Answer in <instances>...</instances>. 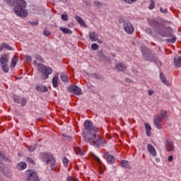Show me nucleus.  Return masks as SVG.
<instances>
[{
	"label": "nucleus",
	"mask_w": 181,
	"mask_h": 181,
	"mask_svg": "<svg viewBox=\"0 0 181 181\" xmlns=\"http://www.w3.org/2000/svg\"><path fill=\"white\" fill-rule=\"evenodd\" d=\"M85 131L83 132V139L85 142L86 141H91V137L95 136L97 132H98V129L93 125V123L90 120H86L84 122Z\"/></svg>",
	"instance_id": "f257e3e1"
},
{
	"label": "nucleus",
	"mask_w": 181,
	"mask_h": 181,
	"mask_svg": "<svg viewBox=\"0 0 181 181\" xmlns=\"http://www.w3.org/2000/svg\"><path fill=\"white\" fill-rule=\"evenodd\" d=\"M14 2V12L17 16L21 18H26L28 16V11H26V1L25 0H10Z\"/></svg>",
	"instance_id": "f03ea898"
},
{
	"label": "nucleus",
	"mask_w": 181,
	"mask_h": 181,
	"mask_svg": "<svg viewBox=\"0 0 181 181\" xmlns=\"http://www.w3.org/2000/svg\"><path fill=\"white\" fill-rule=\"evenodd\" d=\"M33 64L34 66H37L38 67V71L41 73V78L42 80H47V78H49V76L53 73V69L50 68V66L38 64L37 61H34Z\"/></svg>",
	"instance_id": "7ed1b4c3"
},
{
	"label": "nucleus",
	"mask_w": 181,
	"mask_h": 181,
	"mask_svg": "<svg viewBox=\"0 0 181 181\" xmlns=\"http://www.w3.org/2000/svg\"><path fill=\"white\" fill-rule=\"evenodd\" d=\"M91 141H86L87 144H90V145H94L95 146H104L105 145L106 141L103 138H100L98 135H97V133L95 134V136H93L90 138Z\"/></svg>",
	"instance_id": "20e7f679"
},
{
	"label": "nucleus",
	"mask_w": 181,
	"mask_h": 181,
	"mask_svg": "<svg viewBox=\"0 0 181 181\" xmlns=\"http://www.w3.org/2000/svg\"><path fill=\"white\" fill-rule=\"evenodd\" d=\"M25 181H40L39 180V175L35 170H27L25 172Z\"/></svg>",
	"instance_id": "39448f33"
},
{
	"label": "nucleus",
	"mask_w": 181,
	"mask_h": 181,
	"mask_svg": "<svg viewBox=\"0 0 181 181\" xmlns=\"http://www.w3.org/2000/svg\"><path fill=\"white\" fill-rule=\"evenodd\" d=\"M41 158L44 162H46L47 165H49L53 170V167L56 166V160L53 157V155L47 153H43L41 155Z\"/></svg>",
	"instance_id": "423d86ee"
},
{
	"label": "nucleus",
	"mask_w": 181,
	"mask_h": 181,
	"mask_svg": "<svg viewBox=\"0 0 181 181\" xmlns=\"http://www.w3.org/2000/svg\"><path fill=\"white\" fill-rule=\"evenodd\" d=\"M123 26L126 33H128V35L134 33V25L131 23L124 22Z\"/></svg>",
	"instance_id": "0eeeda50"
},
{
	"label": "nucleus",
	"mask_w": 181,
	"mask_h": 181,
	"mask_svg": "<svg viewBox=\"0 0 181 181\" xmlns=\"http://www.w3.org/2000/svg\"><path fill=\"white\" fill-rule=\"evenodd\" d=\"M69 91L70 93H74V94H76V95H81V88H80L78 86L76 85H72L68 88Z\"/></svg>",
	"instance_id": "6e6552de"
},
{
	"label": "nucleus",
	"mask_w": 181,
	"mask_h": 181,
	"mask_svg": "<svg viewBox=\"0 0 181 181\" xmlns=\"http://www.w3.org/2000/svg\"><path fill=\"white\" fill-rule=\"evenodd\" d=\"M162 118H160V116H156L154 119L153 124L155 127L158 128V129H162Z\"/></svg>",
	"instance_id": "1a4fd4ad"
},
{
	"label": "nucleus",
	"mask_w": 181,
	"mask_h": 181,
	"mask_svg": "<svg viewBox=\"0 0 181 181\" xmlns=\"http://www.w3.org/2000/svg\"><path fill=\"white\" fill-rule=\"evenodd\" d=\"M165 149L168 152H173L175 151V146H173L172 141L167 140L165 141Z\"/></svg>",
	"instance_id": "9d476101"
},
{
	"label": "nucleus",
	"mask_w": 181,
	"mask_h": 181,
	"mask_svg": "<svg viewBox=\"0 0 181 181\" xmlns=\"http://www.w3.org/2000/svg\"><path fill=\"white\" fill-rule=\"evenodd\" d=\"M147 150L151 156H153V158H156V149H155V147L152 144H147Z\"/></svg>",
	"instance_id": "9b49d317"
},
{
	"label": "nucleus",
	"mask_w": 181,
	"mask_h": 181,
	"mask_svg": "<svg viewBox=\"0 0 181 181\" xmlns=\"http://www.w3.org/2000/svg\"><path fill=\"white\" fill-rule=\"evenodd\" d=\"M8 62H9V54H3L0 58L1 64H8Z\"/></svg>",
	"instance_id": "f8f14e48"
},
{
	"label": "nucleus",
	"mask_w": 181,
	"mask_h": 181,
	"mask_svg": "<svg viewBox=\"0 0 181 181\" xmlns=\"http://www.w3.org/2000/svg\"><path fill=\"white\" fill-rule=\"evenodd\" d=\"M15 103H18V104H21L22 107H25L26 105V98H15Z\"/></svg>",
	"instance_id": "ddd939ff"
},
{
	"label": "nucleus",
	"mask_w": 181,
	"mask_h": 181,
	"mask_svg": "<svg viewBox=\"0 0 181 181\" xmlns=\"http://www.w3.org/2000/svg\"><path fill=\"white\" fill-rule=\"evenodd\" d=\"M4 49L11 51V50H13V48H12V47L8 45L6 42H3L0 45V52H2V50Z\"/></svg>",
	"instance_id": "4468645a"
},
{
	"label": "nucleus",
	"mask_w": 181,
	"mask_h": 181,
	"mask_svg": "<svg viewBox=\"0 0 181 181\" xmlns=\"http://www.w3.org/2000/svg\"><path fill=\"white\" fill-rule=\"evenodd\" d=\"M106 160L107 163H110V165H112L114 162H115V158H114V156L112 155H110L108 153H105Z\"/></svg>",
	"instance_id": "2eb2a0df"
},
{
	"label": "nucleus",
	"mask_w": 181,
	"mask_h": 181,
	"mask_svg": "<svg viewBox=\"0 0 181 181\" xmlns=\"http://www.w3.org/2000/svg\"><path fill=\"white\" fill-rule=\"evenodd\" d=\"M89 39L92 42H97L98 40V35L95 33V32H90L89 33Z\"/></svg>",
	"instance_id": "dca6fc26"
},
{
	"label": "nucleus",
	"mask_w": 181,
	"mask_h": 181,
	"mask_svg": "<svg viewBox=\"0 0 181 181\" xmlns=\"http://www.w3.org/2000/svg\"><path fill=\"white\" fill-rule=\"evenodd\" d=\"M16 168L18 170H25L28 168V165L25 162H20L17 164Z\"/></svg>",
	"instance_id": "f3484780"
},
{
	"label": "nucleus",
	"mask_w": 181,
	"mask_h": 181,
	"mask_svg": "<svg viewBox=\"0 0 181 181\" xmlns=\"http://www.w3.org/2000/svg\"><path fill=\"white\" fill-rule=\"evenodd\" d=\"M116 69H117L119 71H125V70H127V66L122 63H117L116 64Z\"/></svg>",
	"instance_id": "a211bd4d"
},
{
	"label": "nucleus",
	"mask_w": 181,
	"mask_h": 181,
	"mask_svg": "<svg viewBox=\"0 0 181 181\" xmlns=\"http://www.w3.org/2000/svg\"><path fill=\"white\" fill-rule=\"evenodd\" d=\"M52 86L54 88L59 87V76H55L52 78Z\"/></svg>",
	"instance_id": "6ab92c4d"
},
{
	"label": "nucleus",
	"mask_w": 181,
	"mask_h": 181,
	"mask_svg": "<svg viewBox=\"0 0 181 181\" xmlns=\"http://www.w3.org/2000/svg\"><path fill=\"white\" fill-rule=\"evenodd\" d=\"M148 22L151 26H157L158 28H160V24L153 19H148Z\"/></svg>",
	"instance_id": "aec40b11"
},
{
	"label": "nucleus",
	"mask_w": 181,
	"mask_h": 181,
	"mask_svg": "<svg viewBox=\"0 0 181 181\" xmlns=\"http://www.w3.org/2000/svg\"><path fill=\"white\" fill-rule=\"evenodd\" d=\"M160 78L163 84H165V86H170V82L166 80V78H165V75L163 74H160Z\"/></svg>",
	"instance_id": "412c9836"
},
{
	"label": "nucleus",
	"mask_w": 181,
	"mask_h": 181,
	"mask_svg": "<svg viewBox=\"0 0 181 181\" xmlns=\"http://www.w3.org/2000/svg\"><path fill=\"white\" fill-rule=\"evenodd\" d=\"M59 29L62 30V32L64 35H72V34H73V31L69 29V28L60 27Z\"/></svg>",
	"instance_id": "4be33fe9"
},
{
	"label": "nucleus",
	"mask_w": 181,
	"mask_h": 181,
	"mask_svg": "<svg viewBox=\"0 0 181 181\" xmlns=\"http://www.w3.org/2000/svg\"><path fill=\"white\" fill-rule=\"evenodd\" d=\"M36 90H37V91H40V93H46L47 92L48 89L46 86L39 85L36 86Z\"/></svg>",
	"instance_id": "5701e85b"
},
{
	"label": "nucleus",
	"mask_w": 181,
	"mask_h": 181,
	"mask_svg": "<svg viewBox=\"0 0 181 181\" xmlns=\"http://www.w3.org/2000/svg\"><path fill=\"white\" fill-rule=\"evenodd\" d=\"M144 127H145V129L146 131L147 136H151V130L152 129V128L151 127V125H149V124H148V123H145Z\"/></svg>",
	"instance_id": "b1692460"
},
{
	"label": "nucleus",
	"mask_w": 181,
	"mask_h": 181,
	"mask_svg": "<svg viewBox=\"0 0 181 181\" xmlns=\"http://www.w3.org/2000/svg\"><path fill=\"white\" fill-rule=\"evenodd\" d=\"M19 57L18 55H15L11 61V69H13L15 66H16V64L18 63V59Z\"/></svg>",
	"instance_id": "393cba45"
},
{
	"label": "nucleus",
	"mask_w": 181,
	"mask_h": 181,
	"mask_svg": "<svg viewBox=\"0 0 181 181\" xmlns=\"http://www.w3.org/2000/svg\"><path fill=\"white\" fill-rule=\"evenodd\" d=\"M174 64L175 67H181V57L174 58Z\"/></svg>",
	"instance_id": "a878e982"
},
{
	"label": "nucleus",
	"mask_w": 181,
	"mask_h": 181,
	"mask_svg": "<svg viewBox=\"0 0 181 181\" xmlns=\"http://www.w3.org/2000/svg\"><path fill=\"white\" fill-rule=\"evenodd\" d=\"M75 19L76 21H77L78 23L81 25V26H86V23H84V21L83 20V18H81V17L76 16Z\"/></svg>",
	"instance_id": "bb28decb"
},
{
	"label": "nucleus",
	"mask_w": 181,
	"mask_h": 181,
	"mask_svg": "<svg viewBox=\"0 0 181 181\" xmlns=\"http://www.w3.org/2000/svg\"><path fill=\"white\" fill-rule=\"evenodd\" d=\"M0 159L4 160V162H11V158L7 157L5 153L0 151Z\"/></svg>",
	"instance_id": "cd10ccee"
},
{
	"label": "nucleus",
	"mask_w": 181,
	"mask_h": 181,
	"mask_svg": "<svg viewBox=\"0 0 181 181\" xmlns=\"http://www.w3.org/2000/svg\"><path fill=\"white\" fill-rule=\"evenodd\" d=\"M60 78L64 83L69 82V76H67V74H61Z\"/></svg>",
	"instance_id": "c85d7f7f"
},
{
	"label": "nucleus",
	"mask_w": 181,
	"mask_h": 181,
	"mask_svg": "<svg viewBox=\"0 0 181 181\" xmlns=\"http://www.w3.org/2000/svg\"><path fill=\"white\" fill-rule=\"evenodd\" d=\"M157 117H160L161 119H166V118H168V112L162 110L160 115H157Z\"/></svg>",
	"instance_id": "c756f323"
},
{
	"label": "nucleus",
	"mask_w": 181,
	"mask_h": 181,
	"mask_svg": "<svg viewBox=\"0 0 181 181\" xmlns=\"http://www.w3.org/2000/svg\"><path fill=\"white\" fill-rule=\"evenodd\" d=\"M74 151L76 155H80V156H83V155H84L83 151H81V148H80V147H75Z\"/></svg>",
	"instance_id": "7c9ffc66"
},
{
	"label": "nucleus",
	"mask_w": 181,
	"mask_h": 181,
	"mask_svg": "<svg viewBox=\"0 0 181 181\" xmlns=\"http://www.w3.org/2000/svg\"><path fill=\"white\" fill-rule=\"evenodd\" d=\"M1 69L4 73H8V71H9V66H8V64H2Z\"/></svg>",
	"instance_id": "2f4dec72"
},
{
	"label": "nucleus",
	"mask_w": 181,
	"mask_h": 181,
	"mask_svg": "<svg viewBox=\"0 0 181 181\" xmlns=\"http://www.w3.org/2000/svg\"><path fill=\"white\" fill-rule=\"evenodd\" d=\"M121 163L123 168H131V165H129V163H128L127 160H122Z\"/></svg>",
	"instance_id": "473e14b6"
},
{
	"label": "nucleus",
	"mask_w": 181,
	"mask_h": 181,
	"mask_svg": "<svg viewBox=\"0 0 181 181\" xmlns=\"http://www.w3.org/2000/svg\"><path fill=\"white\" fill-rule=\"evenodd\" d=\"M61 19H62V21H64L66 22L69 21V16H67V14H62L61 16Z\"/></svg>",
	"instance_id": "72a5a7b5"
},
{
	"label": "nucleus",
	"mask_w": 181,
	"mask_h": 181,
	"mask_svg": "<svg viewBox=\"0 0 181 181\" xmlns=\"http://www.w3.org/2000/svg\"><path fill=\"white\" fill-rule=\"evenodd\" d=\"M155 8V1H153V0H151V3L150 5L148 6V9H153Z\"/></svg>",
	"instance_id": "f704fd0d"
},
{
	"label": "nucleus",
	"mask_w": 181,
	"mask_h": 181,
	"mask_svg": "<svg viewBox=\"0 0 181 181\" xmlns=\"http://www.w3.org/2000/svg\"><path fill=\"white\" fill-rule=\"evenodd\" d=\"M66 181H78V180H77V178L69 175L66 177Z\"/></svg>",
	"instance_id": "c9c22d12"
},
{
	"label": "nucleus",
	"mask_w": 181,
	"mask_h": 181,
	"mask_svg": "<svg viewBox=\"0 0 181 181\" xmlns=\"http://www.w3.org/2000/svg\"><path fill=\"white\" fill-rule=\"evenodd\" d=\"M26 161L28 162V163H31V165H35V160L30 157L26 158Z\"/></svg>",
	"instance_id": "e433bc0d"
},
{
	"label": "nucleus",
	"mask_w": 181,
	"mask_h": 181,
	"mask_svg": "<svg viewBox=\"0 0 181 181\" xmlns=\"http://www.w3.org/2000/svg\"><path fill=\"white\" fill-rule=\"evenodd\" d=\"M98 47H99L98 45H97V44H95V43H93V44H92V45H91V49H92L93 50H98Z\"/></svg>",
	"instance_id": "4c0bfd02"
},
{
	"label": "nucleus",
	"mask_w": 181,
	"mask_h": 181,
	"mask_svg": "<svg viewBox=\"0 0 181 181\" xmlns=\"http://www.w3.org/2000/svg\"><path fill=\"white\" fill-rule=\"evenodd\" d=\"M62 162L66 168H67V165H69V160L66 158H64Z\"/></svg>",
	"instance_id": "58836bf2"
},
{
	"label": "nucleus",
	"mask_w": 181,
	"mask_h": 181,
	"mask_svg": "<svg viewBox=\"0 0 181 181\" xmlns=\"http://www.w3.org/2000/svg\"><path fill=\"white\" fill-rule=\"evenodd\" d=\"M102 5L103 4H101V2L98 1H94V6H96L97 8H100Z\"/></svg>",
	"instance_id": "ea45409f"
},
{
	"label": "nucleus",
	"mask_w": 181,
	"mask_h": 181,
	"mask_svg": "<svg viewBox=\"0 0 181 181\" xmlns=\"http://www.w3.org/2000/svg\"><path fill=\"white\" fill-rule=\"evenodd\" d=\"M25 60L27 63H30L32 62V57L26 55L25 56Z\"/></svg>",
	"instance_id": "a19ab883"
},
{
	"label": "nucleus",
	"mask_w": 181,
	"mask_h": 181,
	"mask_svg": "<svg viewBox=\"0 0 181 181\" xmlns=\"http://www.w3.org/2000/svg\"><path fill=\"white\" fill-rule=\"evenodd\" d=\"M92 156H93V159H95V160H96L98 162V163H101V160H100V158L98 157H97V156L92 154Z\"/></svg>",
	"instance_id": "79ce46f5"
},
{
	"label": "nucleus",
	"mask_w": 181,
	"mask_h": 181,
	"mask_svg": "<svg viewBox=\"0 0 181 181\" xmlns=\"http://www.w3.org/2000/svg\"><path fill=\"white\" fill-rule=\"evenodd\" d=\"M36 60H38V62H40L41 63H43V59L40 55H36L35 56Z\"/></svg>",
	"instance_id": "37998d69"
},
{
	"label": "nucleus",
	"mask_w": 181,
	"mask_h": 181,
	"mask_svg": "<svg viewBox=\"0 0 181 181\" xmlns=\"http://www.w3.org/2000/svg\"><path fill=\"white\" fill-rule=\"evenodd\" d=\"M28 151L30 152H34V151H36V147L34 146H31L29 147Z\"/></svg>",
	"instance_id": "c03bdc74"
},
{
	"label": "nucleus",
	"mask_w": 181,
	"mask_h": 181,
	"mask_svg": "<svg viewBox=\"0 0 181 181\" xmlns=\"http://www.w3.org/2000/svg\"><path fill=\"white\" fill-rule=\"evenodd\" d=\"M43 34L45 35V36H50V31L45 30Z\"/></svg>",
	"instance_id": "a18cd8bd"
},
{
	"label": "nucleus",
	"mask_w": 181,
	"mask_h": 181,
	"mask_svg": "<svg viewBox=\"0 0 181 181\" xmlns=\"http://www.w3.org/2000/svg\"><path fill=\"white\" fill-rule=\"evenodd\" d=\"M168 42L169 43H175V42H176V38L175 37H173V38H171V39H168Z\"/></svg>",
	"instance_id": "49530a36"
},
{
	"label": "nucleus",
	"mask_w": 181,
	"mask_h": 181,
	"mask_svg": "<svg viewBox=\"0 0 181 181\" xmlns=\"http://www.w3.org/2000/svg\"><path fill=\"white\" fill-rule=\"evenodd\" d=\"M160 12H162V13H168V10L166 8H160Z\"/></svg>",
	"instance_id": "de8ad7c7"
},
{
	"label": "nucleus",
	"mask_w": 181,
	"mask_h": 181,
	"mask_svg": "<svg viewBox=\"0 0 181 181\" xmlns=\"http://www.w3.org/2000/svg\"><path fill=\"white\" fill-rule=\"evenodd\" d=\"M146 33H147L148 35H152V29H151V28H146Z\"/></svg>",
	"instance_id": "09e8293b"
},
{
	"label": "nucleus",
	"mask_w": 181,
	"mask_h": 181,
	"mask_svg": "<svg viewBox=\"0 0 181 181\" xmlns=\"http://www.w3.org/2000/svg\"><path fill=\"white\" fill-rule=\"evenodd\" d=\"M30 25H32V26H37L39 25V22H30Z\"/></svg>",
	"instance_id": "8fccbe9b"
},
{
	"label": "nucleus",
	"mask_w": 181,
	"mask_h": 181,
	"mask_svg": "<svg viewBox=\"0 0 181 181\" xmlns=\"http://www.w3.org/2000/svg\"><path fill=\"white\" fill-rule=\"evenodd\" d=\"M155 92L152 89L148 90V95H152Z\"/></svg>",
	"instance_id": "3c124183"
},
{
	"label": "nucleus",
	"mask_w": 181,
	"mask_h": 181,
	"mask_svg": "<svg viewBox=\"0 0 181 181\" xmlns=\"http://www.w3.org/2000/svg\"><path fill=\"white\" fill-rule=\"evenodd\" d=\"M168 162H173V156H170L168 158Z\"/></svg>",
	"instance_id": "603ef678"
},
{
	"label": "nucleus",
	"mask_w": 181,
	"mask_h": 181,
	"mask_svg": "<svg viewBox=\"0 0 181 181\" xmlns=\"http://www.w3.org/2000/svg\"><path fill=\"white\" fill-rule=\"evenodd\" d=\"M126 2V4H131V1L129 0H122Z\"/></svg>",
	"instance_id": "864d4df0"
},
{
	"label": "nucleus",
	"mask_w": 181,
	"mask_h": 181,
	"mask_svg": "<svg viewBox=\"0 0 181 181\" xmlns=\"http://www.w3.org/2000/svg\"><path fill=\"white\" fill-rule=\"evenodd\" d=\"M158 33L160 34V35H162V36H166V35H163V34H162V33L160 32V31H158Z\"/></svg>",
	"instance_id": "5fc2aeb1"
},
{
	"label": "nucleus",
	"mask_w": 181,
	"mask_h": 181,
	"mask_svg": "<svg viewBox=\"0 0 181 181\" xmlns=\"http://www.w3.org/2000/svg\"><path fill=\"white\" fill-rule=\"evenodd\" d=\"M98 43H103V40H98Z\"/></svg>",
	"instance_id": "6e6d98bb"
},
{
	"label": "nucleus",
	"mask_w": 181,
	"mask_h": 181,
	"mask_svg": "<svg viewBox=\"0 0 181 181\" xmlns=\"http://www.w3.org/2000/svg\"><path fill=\"white\" fill-rule=\"evenodd\" d=\"M156 162H160V160L159 158H156Z\"/></svg>",
	"instance_id": "4d7b16f0"
},
{
	"label": "nucleus",
	"mask_w": 181,
	"mask_h": 181,
	"mask_svg": "<svg viewBox=\"0 0 181 181\" xmlns=\"http://www.w3.org/2000/svg\"><path fill=\"white\" fill-rule=\"evenodd\" d=\"M129 1H130V4L132 3V2L136 1V0H129Z\"/></svg>",
	"instance_id": "13d9d810"
},
{
	"label": "nucleus",
	"mask_w": 181,
	"mask_h": 181,
	"mask_svg": "<svg viewBox=\"0 0 181 181\" xmlns=\"http://www.w3.org/2000/svg\"><path fill=\"white\" fill-rule=\"evenodd\" d=\"M142 53H143L144 55H145V52L144 51H142Z\"/></svg>",
	"instance_id": "bf43d9fd"
}]
</instances>
